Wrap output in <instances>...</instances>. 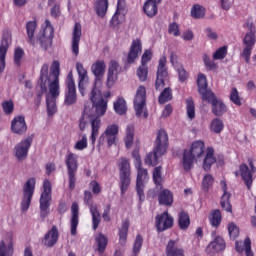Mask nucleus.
<instances>
[{"mask_svg":"<svg viewBox=\"0 0 256 256\" xmlns=\"http://www.w3.org/2000/svg\"><path fill=\"white\" fill-rule=\"evenodd\" d=\"M155 144L156 145L154 146L152 152H149L144 160L146 165L152 167H157V165H159V160L161 159L162 155H165L169 149V135L164 129H160L158 131Z\"/></svg>","mask_w":256,"mask_h":256,"instance_id":"obj_4","label":"nucleus"},{"mask_svg":"<svg viewBox=\"0 0 256 256\" xmlns=\"http://www.w3.org/2000/svg\"><path fill=\"white\" fill-rule=\"evenodd\" d=\"M76 70H77L78 77H79L78 89H79L81 95L83 96V95H85V83L89 82V76L87 74V70L83 66V63L77 62Z\"/></svg>","mask_w":256,"mask_h":256,"instance_id":"obj_25","label":"nucleus"},{"mask_svg":"<svg viewBox=\"0 0 256 256\" xmlns=\"http://www.w3.org/2000/svg\"><path fill=\"white\" fill-rule=\"evenodd\" d=\"M168 81H169V72H167V57L162 56L159 59L157 73H156V81H155L156 91H161V89L165 87Z\"/></svg>","mask_w":256,"mask_h":256,"instance_id":"obj_14","label":"nucleus"},{"mask_svg":"<svg viewBox=\"0 0 256 256\" xmlns=\"http://www.w3.org/2000/svg\"><path fill=\"white\" fill-rule=\"evenodd\" d=\"M228 233L230 239L235 240L237 237H239V227H237L236 223L231 222L228 224Z\"/></svg>","mask_w":256,"mask_h":256,"instance_id":"obj_59","label":"nucleus"},{"mask_svg":"<svg viewBox=\"0 0 256 256\" xmlns=\"http://www.w3.org/2000/svg\"><path fill=\"white\" fill-rule=\"evenodd\" d=\"M56 98L46 97L47 113L49 117H53L57 113V104L55 101Z\"/></svg>","mask_w":256,"mask_h":256,"instance_id":"obj_48","label":"nucleus"},{"mask_svg":"<svg viewBox=\"0 0 256 256\" xmlns=\"http://www.w3.org/2000/svg\"><path fill=\"white\" fill-rule=\"evenodd\" d=\"M32 144L33 136H28L15 146V157L18 159V161H25V159H27L29 149H31Z\"/></svg>","mask_w":256,"mask_h":256,"instance_id":"obj_17","label":"nucleus"},{"mask_svg":"<svg viewBox=\"0 0 256 256\" xmlns=\"http://www.w3.org/2000/svg\"><path fill=\"white\" fill-rule=\"evenodd\" d=\"M59 241V229H57V226L53 225L52 228L44 235V238L42 239L43 245L45 247H55L57 245V242Z\"/></svg>","mask_w":256,"mask_h":256,"instance_id":"obj_24","label":"nucleus"},{"mask_svg":"<svg viewBox=\"0 0 256 256\" xmlns=\"http://www.w3.org/2000/svg\"><path fill=\"white\" fill-rule=\"evenodd\" d=\"M2 109L5 115H13V111H15V104L13 100H6L2 102Z\"/></svg>","mask_w":256,"mask_h":256,"instance_id":"obj_54","label":"nucleus"},{"mask_svg":"<svg viewBox=\"0 0 256 256\" xmlns=\"http://www.w3.org/2000/svg\"><path fill=\"white\" fill-rule=\"evenodd\" d=\"M253 173L245 163L240 164L239 171L235 172L236 177H239V175L242 177L248 191H251V187H253Z\"/></svg>","mask_w":256,"mask_h":256,"instance_id":"obj_20","label":"nucleus"},{"mask_svg":"<svg viewBox=\"0 0 256 256\" xmlns=\"http://www.w3.org/2000/svg\"><path fill=\"white\" fill-rule=\"evenodd\" d=\"M123 21H125V15H121V12H119L118 10L115 12V14L110 20V27L112 29H119V26L121 25V23H123Z\"/></svg>","mask_w":256,"mask_h":256,"instance_id":"obj_46","label":"nucleus"},{"mask_svg":"<svg viewBox=\"0 0 256 256\" xmlns=\"http://www.w3.org/2000/svg\"><path fill=\"white\" fill-rule=\"evenodd\" d=\"M174 219L168 211H164L162 214L156 216V229L158 233H163L167 229L173 227Z\"/></svg>","mask_w":256,"mask_h":256,"instance_id":"obj_19","label":"nucleus"},{"mask_svg":"<svg viewBox=\"0 0 256 256\" xmlns=\"http://www.w3.org/2000/svg\"><path fill=\"white\" fill-rule=\"evenodd\" d=\"M223 129H225V125L223 124V120H221L219 118H215L211 121L210 131H212V133L219 134V133H221V131H223Z\"/></svg>","mask_w":256,"mask_h":256,"instance_id":"obj_47","label":"nucleus"},{"mask_svg":"<svg viewBox=\"0 0 256 256\" xmlns=\"http://www.w3.org/2000/svg\"><path fill=\"white\" fill-rule=\"evenodd\" d=\"M173 100V90L171 87L165 88L158 97V103L160 105H165V103H169V101Z\"/></svg>","mask_w":256,"mask_h":256,"instance_id":"obj_43","label":"nucleus"},{"mask_svg":"<svg viewBox=\"0 0 256 256\" xmlns=\"http://www.w3.org/2000/svg\"><path fill=\"white\" fill-rule=\"evenodd\" d=\"M177 73L180 83H185V81L189 79V72L185 70V67H183V65L177 67Z\"/></svg>","mask_w":256,"mask_h":256,"instance_id":"obj_61","label":"nucleus"},{"mask_svg":"<svg viewBox=\"0 0 256 256\" xmlns=\"http://www.w3.org/2000/svg\"><path fill=\"white\" fill-rule=\"evenodd\" d=\"M87 147H88L87 134H84L82 138L75 143L74 149L76 151H84V149H87Z\"/></svg>","mask_w":256,"mask_h":256,"instance_id":"obj_60","label":"nucleus"},{"mask_svg":"<svg viewBox=\"0 0 256 256\" xmlns=\"http://www.w3.org/2000/svg\"><path fill=\"white\" fill-rule=\"evenodd\" d=\"M134 137H135V126H133V124H130L126 128V137L124 139L125 146L127 149H131V147H133Z\"/></svg>","mask_w":256,"mask_h":256,"instance_id":"obj_42","label":"nucleus"},{"mask_svg":"<svg viewBox=\"0 0 256 256\" xmlns=\"http://www.w3.org/2000/svg\"><path fill=\"white\" fill-rule=\"evenodd\" d=\"M147 105V89L145 86H139L134 97V109L136 117L143 115V109Z\"/></svg>","mask_w":256,"mask_h":256,"instance_id":"obj_16","label":"nucleus"},{"mask_svg":"<svg viewBox=\"0 0 256 256\" xmlns=\"http://www.w3.org/2000/svg\"><path fill=\"white\" fill-rule=\"evenodd\" d=\"M137 178H136V193L139 197L140 203L145 201V183L149 181V172L143 168V164H136Z\"/></svg>","mask_w":256,"mask_h":256,"instance_id":"obj_10","label":"nucleus"},{"mask_svg":"<svg viewBox=\"0 0 256 256\" xmlns=\"http://www.w3.org/2000/svg\"><path fill=\"white\" fill-rule=\"evenodd\" d=\"M197 86L198 93L201 95L202 101H204L205 99H209L210 97H213V92L207 89V76H205V74L198 75Z\"/></svg>","mask_w":256,"mask_h":256,"instance_id":"obj_26","label":"nucleus"},{"mask_svg":"<svg viewBox=\"0 0 256 256\" xmlns=\"http://www.w3.org/2000/svg\"><path fill=\"white\" fill-rule=\"evenodd\" d=\"M107 66L105 65V61L97 60L91 66V71L95 76L94 87H97V83H100L101 79H103V75H105V69Z\"/></svg>","mask_w":256,"mask_h":256,"instance_id":"obj_29","label":"nucleus"},{"mask_svg":"<svg viewBox=\"0 0 256 256\" xmlns=\"http://www.w3.org/2000/svg\"><path fill=\"white\" fill-rule=\"evenodd\" d=\"M60 73H61V64L59 63L58 60H54L50 68V75L54 77L53 79H59Z\"/></svg>","mask_w":256,"mask_h":256,"instance_id":"obj_57","label":"nucleus"},{"mask_svg":"<svg viewBox=\"0 0 256 256\" xmlns=\"http://www.w3.org/2000/svg\"><path fill=\"white\" fill-rule=\"evenodd\" d=\"M221 221H222V216H221V210H214L211 214V218H210V225H212V227H219V225H221Z\"/></svg>","mask_w":256,"mask_h":256,"instance_id":"obj_51","label":"nucleus"},{"mask_svg":"<svg viewBox=\"0 0 256 256\" xmlns=\"http://www.w3.org/2000/svg\"><path fill=\"white\" fill-rule=\"evenodd\" d=\"M95 7L98 17H105L109 9V0H98Z\"/></svg>","mask_w":256,"mask_h":256,"instance_id":"obj_45","label":"nucleus"},{"mask_svg":"<svg viewBox=\"0 0 256 256\" xmlns=\"http://www.w3.org/2000/svg\"><path fill=\"white\" fill-rule=\"evenodd\" d=\"M166 256H185V250L177 246V240H170L166 245Z\"/></svg>","mask_w":256,"mask_h":256,"instance_id":"obj_33","label":"nucleus"},{"mask_svg":"<svg viewBox=\"0 0 256 256\" xmlns=\"http://www.w3.org/2000/svg\"><path fill=\"white\" fill-rule=\"evenodd\" d=\"M142 247H143V236H141V234H138L136 236V239H135L134 245H133L134 255H137L139 253V251H141Z\"/></svg>","mask_w":256,"mask_h":256,"instance_id":"obj_62","label":"nucleus"},{"mask_svg":"<svg viewBox=\"0 0 256 256\" xmlns=\"http://www.w3.org/2000/svg\"><path fill=\"white\" fill-rule=\"evenodd\" d=\"M191 16L194 19H203L205 17V9L201 5L196 4L191 9Z\"/></svg>","mask_w":256,"mask_h":256,"instance_id":"obj_50","label":"nucleus"},{"mask_svg":"<svg viewBox=\"0 0 256 256\" xmlns=\"http://www.w3.org/2000/svg\"><path fill=\"white\" fill-rule=\"evenodd\" d=\"M51 181L45 180L43 182V192L40 197V217L41 219H45V217L49 216L51 207Z\"/></svg>","mask_w":256,"mask_h":256,"instance_id":"obj_11","label":"nucleus"},{"mask_svg":"<svg viewBox=\"0 0 256 256\" xmlns=\"http://www.w3.org/2000/svg\"><path fill=\"white\" fill-rule=\"evenodd\" d=\"M220 185L222 187L223 195L220 200V205L224 211H227V213H233V206L231 205V193L227 192V182L222 180L220 182Z\"/></svg>","mask_w":256,"mask_h":256,"instance_id":"obj_27","label":"nucleus"},{"mask_svg":"<svg viewBox=\"0 0 256 256\" xmlns=\"http://www.w3.org/2000/svg\"><path fill=\"white\" fill-rule=\"evenodd\" d=\"M23 57H25V51L23 50V48L17 47L14 50V64L17 67H21V59H23Z\"/></svg>","mask_w":256,"mask_h":256,"instance_id":"obj_56","label":"nucleus"},{"mask_svg":"<svg viewBox=\"0 0 256 256\" xmlns=\"http://www.w3.org/2000/svg\"><path fill=\"white\" fill-rule=\"evenodd\" d=\"M245 27L248 29V33L243 38V45L245 46L240 56L244 59L245 63H251V54L253 53V47L256 43V28L253 24V18H248L245 23Z\"/></svg>","mask_w":256,"mask_h":256,"instance_id":"obj_5","label":"nucleus"},{"mask_svg":"<svg viewBox=\"0 0 256 256\" xmlns=\"http://www.w3.org/2000/svg\"><path fill=\"white\" fill-rule=\"evenodd\" d=\"M93 201V194L90 191L84 192V202L88 205L90 213L92 216V229L97 231L99 229V224L101 223V213H99V208L91 203Z\"/></svg>","mask_w":256,"mask_h":256,"instance_id":"obj_15","label":"nucleus"},{"mask_svg":"<svg viewBox=\"0 0 256 256\" xmlns=\"http://www.w3.org/2000/svg\"><path fill=\"white\" fill-rule=\"evenodd\" d=\"M163 167L157 166L154 168L152 173V179L153 183L156 185V187H160V189H163Z\"/></svg>","mask_w":256,"mask_h":256,"instance_id":"obj_41","label":"nucleus"},{"mask_svg":"<svg viewBox=\"0 0 256 256\" xmlns=\"http://www.w3.org/2000/svg\"><path fill=\"white\" fill-rule=\"evenodd\" d=\"M205 153V142L197 140L191 144L190 150H184L183 168L185 171H191L196 157H201Z\"/></svg>","mask_w":256,"mask_h":256,"instance_id":"obj_6","label":"nucleus"},{"mask_svg":"<svg viewBox=\"0 0 256 256\" xmlns=\"http://www.w3.org/2000/svg\"><path fill=\"white\" fill-rule=\"evenodd\" d=\"M65 165L68 173L69 189L73 191L75 189V183L77 182V171L79 169V155L69 152L65 156Z\"/></svg>","mask_w":256,"mask_h":256,"instance_id":"obj_7","label":"nucleus"},{"mask_svg":"<svg viewBox=\"0 0 256 256\" xmlns=\"http://www.w3.org/2000/svg\"><path fill=\"white\" fill-rule=\"evenodd\" d=\"M214 61H219L221 59H225L227 57V46H222L218 48L213 54Z\"/></svg>","mask_w":256,"mask_h":256,"instance_id":"obj_58","label":"nucleus"},{"mask_svg":"<svg viewBox=\"0 0 256 256\" xmlns=\"http://www.w3.org/2000/svg\"><path fill=\"white\" fill-rule=\"evenodd\" d=\"M169 35H174V37H179L181 35V31L179 30V24L176 22L170 23L168 26Z\"/></svg>","mask_w":256,"mask_h":256,"instance_id":"obj_64","label":"nucleus"},{"mask_svg":"<svg viewBox=\"0 0 256 256\" xmlns=\"http://www.w3.org/2000/svg\"><path fill=\"white\" fill-rule=\"evenodd\" d=\"M129 227H131V222L129 221V219L126 218L122 221L121 227L118 228L119 243L122 246L127 243Z\"/></svg>","mask_w":256,"mask_h":256,"instance_id":"obj_35","label":"nucleus"},{"mask_svg":"<svg viewBox=\"0 0 256 256\" xmlns=\"http://www.w3.org/2000/svg\"><path fill=\"white\" fill-rule=\"evenodd\" d=\"M159 4H161V0H147L143 6L145 15L150 19H153V17H155L159 11V8L157 7Z\"/></svg>","mask_w":256,"mask_h":256,"instance_id":"obj_31","label":"nucleus"},{"mask_svg":"<svg viewBox=\"0 0 256 256\" xmlns=\"http://www.w3.org/2000/svg\"><path fill=\"white\" fill-rule=\"evenodd\" d=\"M121 195H125L131 185V164L127 158H120L118 163Z\"/></svg>","mask_w":256,"mask_h":256,"instance_id":"obj_8","label":"nucleus"},{"mask_svg":"<svg viewBox=\"0 0 256 256\" xmlns=\"http://www.w3.org/2000/svg\"><path fill=\"white\" fill-rule=\"evenodd\" d=\"M71 235H77V227H79V204L77 202H73L71 206Z\"/></svg>","mask_w":256,"mask_h":256,"instance_id":"obj_30","label":"nucleus"},{"mask_svg":"<svg viewBox=\"0 0 256 256\" xmlns=\"http://www.w3.org/2000/svg\"><path fill=\"white\" fill-rule=\"evenodd\" d=\"M235 249L237 253H243L245 251L246 256H254L253 250H251V238L246 237L243 242H236Z\"/></svg>","mask_w":256,"mask_h":256,"instance_id":"obj_37","label":"nucleus"},{"mask_svg":"<svg viewBox=\"0 0 256 256\" xmlns=\"http://www.w3.org/2000/svg\"><path fill=\"white\" fill-rule=\"evenodd\" d=\"M143 51V44L141 43V39L137 38L132 41L128 55H127V63L129 65L135 63V60L141 55Z\"/></svg>","mask_w":256,"mask_h":256,"instance_id":"obj_21","label":"nucleus"},{"mask_svg":"<svg viewBox=\"0 0 256 256\" xmlns=\"http://www.w3.org/2000/svg\"><path fill=\"white\" fill-rule=\"evenodd\" d=\"M217 163V158L215 157V149L213 147H208L206 149V156L203 161V169L204 171H211V166Z\"/></svg>","mask_w":256,"mask_h":256,"instance_id":"obj_34","label":"nucleus"},{"mask_svg":"<svg viewBox=\"0 0 256 256\" xmlns=\"http://www.w3.org/2000/svg\"><path fill=\"white\" fill-rule=\"evenodd\" d=\"M159 205H164L165 207H171L173 205V192L169 189H163L158 194Z\"/></svg>","mask_w":256,"mask_h":256,"instance_id":"obj_36","label":"nucleus"},{"mask_svg":"<svg viewBox=\"0 0 256 256\" xmlns=\"http://www.w3.org/2000/svg\"><path fill=\"white\" fill-rule=\"evenodd\" d=\"M35 178H29L23 186V197L21 201V211L23 213L29 211L31 207V201L33 200V195H35Z\"/></svg>","mask_w":256,"mask_h":256,"instance_id":"obj_13","label":"nucleus"},{"mask_svg":"<svg viewBox=\"0 0 256 256\" xmlns=\"http://www.w3.org/2000/svg\"><path fill=\"white\" fill-rule=\"evenodd\" d=\"M11 131L16 135H25L27 133V123L24 116H16L11 122Z\"/></svg>","mask_w":256,"mask_h":256,"instance_id":"obj_28","label":"nucleus"},{"mask_svg":"<svg viewBox=\"0 0 256 256\" xmlns=\"http://www.w3.org/2000/svg\"><path fill=\"white\" fill-rule=\"evenodd\" d=\"M119 125L110 124L106 127L105 131L100 135L98 139V145L102 146L107 143V147H113L117 145L119 141Z\"/></svg>","mask_w":256,"mask_h":256,"instance_id":"obj_9","label":"nucleus"},{"mask_svg":"<svg viewBox=\"0 0 256 256\" xmlns=\"http://www.w3.org/2000/svg\"><path fill=\"white\" fill-rule=\"evenodd\" d=\"M213 181L215 178L211 174H206L202 179V189L203 191L207 192L213 186Z\"/></svg>","mask_w":256,"mask_h":256,"instance_id":"obj_52","label":"nucleus"},{"mask_svg":"<svg viewBox=\"0 0 256 256\" xmlns=\"http://www.w3.org/2000/svg\"><path fill=\"white\" fill-rule=\"evenodd\" d=\"M224 249L225 240L221 236H217L207 247V251H212V253H219V251H224Z\"/></svg>","mask_w":256,"mask_h":256,"instance_id":"obj_38","label":"nucleus"},{"mask_svg":"<svg viewBox=\"0 0 256 256\" xmlns=\"http://www.w3.org/2000/svg\"><path fill=\"white\" fill-rule=\"evenodd\" d=\"M95 242L99 255H103L105 253V249H107V245H109V239H107L103 233H99L95 236Z\"/></svg>","mask_w":256,"mask_h":256,"instance_id":"obj_39","label":"nucleus"},{"mask_svg":"<svg viewBox=\"0 0 256 256\" xmlns=\"http://www.w3.org/2000/svg\"><path fill=\"white\" fill-rule=\"evenodd\" d=\"M93 117L87 108H84V111L79 118V129L80 131H85L87 129V125H91V134L93 135Z\"/></svg>","mask_w":256,"mask_h":256,"instance_id":"obj_32","label":"nucleus"},{"mask_svg":"<svg viewBox=\"0 0 256 256\" xmlns=\"http://www.w3.org/2000/svg\"><path fill=\"white\" fill-rule=\"evenodd\" d=\"M90 101L92 107L95 108V113H91L92 119V135H90L91 145L95 147L99 130L101 129V117L107 113V100L103 99V94L97 86H93L90 92Z\"/></svg>","mask_w":256,"mask_h":256,"instance_id":"obj_2","label":"nucleus"},{"mask_svg":"<svg viewBox=\"0 0 256 256\" xmlns=\"http://www.w3.org/2000/svg\"><path fill=\"white\" fill-rule=\"evenodd\" d=\"M49 87V93L52 99H57L60 95L59 79H53L51 82V77H49V64H43L40 70V76L35 86L36 98L34 103L36 107L41 105L43 95L47 93V88Z\"/></svg>","mask_w":256,"mask_h":256,"instance_id":"obj_3","label":"nucleus"},{"mask_svg":"<svg viewBox=\"0 0 256 256\" xmlns=\"http://www.w3.org/2000/svg\"><path fill=\"white\" fill-rule=\"evenodd\" d=\"M114 111L117 115H125L127 113V102L125 98L118 97L117 101L114 102Z\"/></svg>","mask_w":256,"mask_h":256,"instance_id":"obj_44","label":"nucleus"},{"mask_svg":"<svg viewBox=\"0 0 256 256\" xmlns=\"http://www.w3.org/2000/svg\"><path fill=\"white\" fill-rule=\"evenodd\" d=\"M35 31H37V20L28 21L26 23L27 43H30L32 47H37L39 43L41 49L47 51L51 45H53V37H55V29L49 19H46L42 25V30L35 38Z\"/></svg>","mask_w":256,"mask_h":256,"instance_id":"obj_1","label":"nucleus"},{"mask_svg":"<svg viewBox=\"0 0 256 256\" xmlns=\"http://www.w3.org/2000/svg\"><path fill=\"white\" fill-rule=\"evenodd\" d=\"M11 32H5L2 37V41L0 44V73L5 71L6 62L5 59L7 57V51H9V46L11 45Z\"/></svg>","mask_w":256,"mask_h":256,"instance_id":"obj_18","label":"nucleus"},{"mask_svg":"<svg viewBox=\"0 0 256 256\" xmlns=\"http://www.w3.org/2000/svg\"><path fill=\"white\" fill-rule=\"evenodd\" d=\"M186 113L188 119L193 121V119L195 118V102L191 97L186 99Z\"/></svg>","mask_w":256,"mask_h":256,"instance_id":"obj_49","label":"nucleus"},{"mask_svg":"<svg viewBox=\"0 0 256 256\" xmlns=\"http://www.w3.org/2000/svg\"><path fill=\"white\" fill-rule=\"evenodd\" d=\"M66 89L64 92V105L71 107L77 103V86H75V79L73 78V72H69L66 81Z\"/></svg>","mask_w":256,"mask_h":256,"instance_id":"obj_12","label":"nucleus"},{"mask_svg":"<svg viewBox=\"0 0 256 256\" xmlns=\"http://www.w3.org/2000/svg\"><path fill=\"white\" fill-rule=\"evenodd\" d=\"M147 75H149V68L141 64L137 69V76L139 81H141L142 83L147 81Z\"/></svg>","mask_w":256,"mask_h":256,"instance_id":"obj_53","label":"nucleus"},{"mask_svg":"<svg viewBox=\"0 0 256 256\" xmlns=\"http://www.w3.org/2000/svg\"><path fill=\"white\" fill-rule=\"evenodd\" d=\"M204 101H207L208 103H211L212 105V113L216 117H221L227 113V106L223 101L217 99L215 97V94H212V96L209 99H204Z\"/></svg>","mask_w":256,"mask_h":256,"instance_id":"obj_23","label":"nucleus"},{"mask_svg":"<svg viewBox=\"0 0 256 256\" xmlns=\"http://www.w3.org/2000/svg\"><path fill=\"white\" fill-rule=\"evenodd\" d=\"M189 225H191V218L189 217V213L185 211H181L178 213V226L183 231L189 229Z\"/></svg>","mask_w":256,"mask_h":256,"instance_id":"obj_40","label":"nucleus"},{"mask_svg":"<svg viewBox=\"0 0 256 256\" xmlns=\"http://www.w3.org/2000/svg\"><path fill=\"white\" fill-rule=\"evenodd\" d=\"M8 253H13V242L7 245L5 241H0V256H7Z\"/></svg>","mask_w":256,"mask_h":256,"instance_id":"obj_55","label":"nucleus"},{"mask_svg":"<svg viewBox=\"0 0 256 256\" xmlns=\"http://www.w3.org/2000/svg\"><path fill=\"white\" fill-rule=\"evenodd\" d=\"M81 23L76 22L72 32L71 51L74 57H79V43H81Z\"/></svg>","mask_w":256,"mask_h":256,"instance_id":"obj_22","label":"nucleus"},{"mask_svg":"<svg viewBox=\"0 0 256 256\" xmlns=\"http://www.w3.org/2000/svg\"><path fill=\"white\" fill-rule=\"evenodd\" d=\"M230 101H232L234 105L241 107V97H239V91H237V88H232L230 93Z\"/></svg>","mask_w":256,"mask_h":256,"instance_id":"obj_63","label":"nucleus"}]
</instances>
